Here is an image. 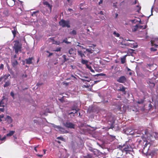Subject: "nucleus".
<instances>
[{
	"label": "nucleus",
	"instance_id": "obj_50",
	"mask_svg": "<svg viewBox=\"0 0 158 158\" xmlns=\"http://www.w3.org/2000/svg\"><path fill=\"white\" fill-rule=\"evenodd\" d=\"M63 84L64 85H65L66 86H67L69 85V82H63Z\"/></svg>",
	"mask_w": 158,
	"mask_h": 158
},
{
	"label": "nucleus",
	"instance_id": "obj_33",
	"mask_svg": "<svg viewBox=\"0 0 158 158\" xmlns=\"http://www.w3.org/2000/svg\"><path fill=\"white\" fill-rule=\"evenodd\" d=\"M66 56L65 55H63V56H62V57L64 59V62H65L66 61H67V60H68L69 59H67L66 58Z\"/></svg>",
	"mask_w": 158,
	"mask_h": 158
},
{
	"label": "nucleus",
	"instance_id": "obj_11",
	"mask_svg": "<svg viewBox=\"0 0 158 158\" xmlns=\"http://www.w3.org/2000/svg\"><path fill=\"white\" fill-rule=\"evenodd\" d=\"M127 81L126 78L124 76H122L119 77L117 80V81L119 82L124 83Z\"/></svg>",
	"mask_w": 158,
	"mask_h": 158
},
{
	"label": "nucleus",
	"instance_id": "obj_45",
	"mask_svg": "<svg viewBox=\"0 0 158 158\" xmlns=\"http://www.w3.org/2000/svg\"><path fill=\"white\" fill-rule=\"evenodd\" d=\"M86 67L87 68H88L89 70H90V69H91L92 67L91 66L88 64L86 65Z\"/></svg>",
	"mask_w": 158,
	"mask_h": 158
},
{
	"label": "nucleus",
	"instance_id": "obj_52",
	"mask_svg": "<svg viewBox=\"0 0 158 158\" xmlns=\"http://www.w3.org/2000/svg\"><path fill=\"white\" fill-rule=\"evenodd\" d=\"M134 51L133 49H129V51L131 53H132L133 52V51Z\"/></svg>",
	"mask_w": 158,
	"mask_h": 158
},
{
	"label": "nucleus",
	"instance_id": "obj_21",
	"mask_svg": "<svg viewBox=\"0 0 158 158\" xmlns=\"http://www.w3.org/2000/svg\"><path fill=\"white\" fill-rule=\"evenodd\" d=\"M89 150L91 152H93L94 153L95 155H97L96 154V152H98V150H96L95 149H93L92 148H90L89 149Z\"/></svg>",
	"mask_w": 158,
	"mask_h": 158
},
{
	"label": "nucleus",
	"instance_id": "obj_53",
	"mask_svg": "<svg viewBox=\"0 0 158 158\" xmlns=\"http://www.w3.org/2000/svg\"><path fill=\"white\" fill-rule=\"evenodd\" d=\"M43 84V83H38L36 85L38 86H40Z\"/></svg>",
	"mask_w": 158,
	"mask_h": 158
},
{
	"label": "nucleus",
	"instance_id": "obj_14",
	"mask_svg": "<svg viewBox=\"0 0 158 158\" xmlns=\"http://www.w3.org/2000/svg\"><path fill=\"white\" fill-rule=\"evenodd\" d=\"M147 68L149 69L150 71H153L156 68L154 66L153 64H147L146 65Z\"/></svg>",
	"mask_w": 158,
	"mask_h": 158
},
{
	"label": "nucleus",
	"instance_id": "obj_2",
	"mask_svg": "<svg viewBox=\"0 0 158 158\" xmlns=\"http://www.w3.org/2000/svg\"><path fill=\"white\" fill-rule=\"evenodd\" d=\"M15 44L13 46V48L15 50V52L18 54L19 51H21L22 44L18 40H15Z\"/></svg>",
	"mask_w": 158,
	"mask_h": 158
},
{
	"label": "nucleus",
	"instance_id": "obj_3",
	"mask_svg": "<svg viewBox=\"0 0 158 158\" xmlns=\"http://www.w3.org/2000/svg\"><path fill=\"white\" fill-rule=\"evenodd\" d=\"M115 119L114 117L112 116H110L108 118V122L109 125H110V127L109 129H113L115 125H114V123L115 122Z\"/></svg>",
	"mask_w": 158,
	"mask_h": 158
},
{
	"label": "nucleus",
	"instance_id": "obj_20",
	"mask_svg": "<svg viewBox=\"0 0 158 158\" xmlns=\"http://www.w3.org/2000/svg\"><path fill=\"white\" fill-rule=\"evenodd\" d=\"M122 87H120L119 89H118V91H121L123 92L124 94H126V91H125V87L123 86V85H122Z\"/></svg>",
	"mask_w": 158,
	"mask_h": 158
},
{
	"label": "nucleus",
	"instance_id": "obj_55",
	"mask_svg": "<svg viewBox=\"0 0 158 158\" xmlns=\"http://www.w3.org/2000/svg\"><path fill=\"white\" fill-rule=\"evenodd\" d=\"M6 139V136H4L2 138H1V140L3 141Z\"/></svg>",
	"mask_w": 158,
	"mask_h": 158
},
{
	"label": "nucleus",
	"instance_id": "obj_5",
	"mask_svg": "<svg viewBox=\"0 0 158 158\" xmlns=\"http://www.w3.org/2000/svg\"><path fill=\"white\" fill-rule=\"evenodd\" d=\"M63 125L64 126L68 128H70L71 129L75 128V124L74 123L68 121H67L65 123H64Z\"/></svg>",
	"mask_w": 158,
	"mask_h": 158
},
{
	"label": "nucleus",
	"instance_id": "obj_24",
	"mask_svg": "<svg viewBox=\"0 0 158 158\" xmlns=\"http://www.w3.org/2000/svg\"><path fill=\"white\" fill-rule=\"evenodd\" d=\"M77 52L78 55L80 56L81 58H82L83 56H85V55L83 53L82 51H78Z\"/></svg>",
	"mask_w": 158,
	"mask_h": 158
},
{
	"label": "nucleus",
	"instance_id": "obj_30",
	"mask_svg": "<svg viewBox=\"0 0 158 158\" xmlns=\"http://www.w3.org/2000/svg\"><path fill=\"white\" fill-rule=\"evenodd\" d=\"M69 34L71 35H76L77 34V32L75 30H73L72 31L69 32Z\"/></svg>",
	"mask_w": 158,
	"mask_h": 158
},
{
	"label": "nucleus",
	"instance_id": "obj_51",
	"mask_svg": "<svg viewBox=\"0 0 158 158\" xmlns=\"http://www.w3.org/2000/svg\"><path fill=\"white\" fill-rule=\"evenodd\" d=\"M143 100L141 101H138L137 102V103L139 104H142L143 103Z\"/></svg>",
	"mask_w": 158,
	"mask_h": 158
},
{
	"label": "nucleus",
	"instance_id": "obj_64",
	"mask_svg": "<svg viewBox=\"0 0 158 158\" xmlns=\"http://www.w3.org/2000/svg\"><path fill=\"white\" fill-rule=\"evenodd\" d=\"M74 111H73V112H71L70 113H69V114H73V115H74Z\"/></svg>",
	"mask_w": 158,
	"mask_h": 158
},
{
	"label": "nucleus",
	"instance_id": "obj_48",
	"mask_svg": "<svg viewBox=\"0 0 158 158\" xmlns=\"http://www.w3.org/2000/svg\"><path fill=\"white\" fill-rule=\"evenodd\" d=\"M60 51H61V48H58L55 50V51L56 52H60Z\"/></svg>",
	"mask_w": 158,
	"mask_h": 158
},
{
	"label": "nucleus",
	"instance_id": "obj_42",
	"mask_svg": "<svg viewBox=\"0 0 158 158\" xmlns=\"http://www.w3.org/2000/svg\"><path fill=\"white\" fill-rule=\"evenodd\" d=\"M68 39L67 38L65 39L63 41V42H64L65 43L67 44H69V42L67 41Z\"/></svg>",
	"mask_w": 158,
	"mask_h": 158
},
{
	"label": "nucleus",
	"instance_id": "obj_13",
	"mask_svg": "<svg viewBox=\"0 0 158 158\" xmlns=\"http://www.w3.org/2000/svg\"><path fill=\"white\" fill-rule=\"evenodd\" d=\"M43 5L46 6V7L49 8L50 13L52 11V6L48 2L44 1L43 2Z\"/></svg>",
	"mask_w": 158,
	"mask_h": 158
},
{
	"label": "nucleus",
	"instance_id": "obj_44",
	"mask_svg": "<svg viewBox=\"0 0 158 158\" xmlns=\"http://www.w3.org/2000/svg\"><path fill=\"white\" fill-rule=\"evenodd\" d=\"M118 110L121 111H122V112H121V113H123V112H125V111H122L121 110V107H120V106H119V107H118Z\"/></svg>",
	"mask_w": 158,
	"mask_h": 158
},
{
	"label": "nucleus",
	"instance_id": "obj_18",
	"mask_svg": "<svg viewBox=\"0 0 158 158\" xmlns=\"http://www.w3.org/2000/svg\"><path fill=\"white\" fill-rule=\"evenodd\" d=\"M53 127L54 128L59 130L60 131L63 132H64V129L63 127L59 126H56V125H54V126Z\"/></svg>",
	"mask_w": 158,
	"mask_h": 158
},
{
	"label": "nucleus",
	"instance_id": "obj_9",
	"mask_svg": "<svg viewBox=\"0 0 158 158\" xmlns=\"http://www.w3.org/2000/svg\"><path fill=\"white\" fill-rule=\"evenodd\" d=\"M155 79L154 78L149 79L148 80L147 83L150 87H154L155 85Z\"/></svg>",
	"mask_w": 158,
	"mask_h": 158
},
{
	"label": "nucleus",
	"instance_id": "obj_16",
	"mask_svg": "<svg viewBox=\"0 0 158 158\" xmlns=\"http://www.w3.org/2000/svg\"><path fill=\"white\" fill-rule=\"evenodd\" d=\"M81 80L82 81L84 82L85 83L86 85H84V86L86 88H89L90 86V85L89 84H86V82H89L90 81V79H89L88 80H85L83 79H81Z\"/></svg>",
	"mask_w": 158,
	"mask_h": 158
},
{
	"label": "nucleus",
	"instance_id": "obj_15",
	"mask_svg": "<svg viewBox=\"0 0 158 158\" xmlns=\"http://www.w3.org/2000/svg\"><path fill=\"white\" fill-rule=\"evenodd\" d=\"M69 53L73 56L76 55V49L72 48H71L69 51Z\"/></svg>",
	"mask_w": 158,
	"mask_h": 158
},
{
	"label": "nucleus",
	"instance_id": "obj_39",
	"mask_svg": "<svg viewBox=\"0 0 158 158\" xmlns=\"http://www.w3.org/2000/svg\"><path fill=\"white\" fill-rule=\"evenodd\" d=\"M78 110H79V109H78L77 110H75L74 111V115H73V116H77L78 115Z\"/></svg>",
	"mask_w": 158,
	"mask_h": 158
},
{
	"label": "nucleus",
	"instance_id": "obj_63",
	"mask_svg": "<svg viewBox=\"0 0 158 158\" xmlns=\"http://www.w3.org/2000/svg\"><path fill=\"white\" fill-rule=\"evenodd\" d=\"M90 71L91 72H92V73H94V71L92 69V68H91V69H90Z\"/></svg>",
	"mask_w": 158,
	"mask_h": 158
},
{
	"label": "nucleus",
	"instance_id": "obj_40",
	"mask_svg": "<svg viewBox=\"0 0 158 158\" xmlns=\"http://www.w3.org/2000/svg\"><path fill=\"white\" fill-rule=\"evenodd\" d=\"M57 139H60L61 140H62V141H64V139L62 137H61V136H59V137H58Z\"/></svg>",
	"mask_w": 158,
	"mask_h": 158
},
{
	"label": "nucleus",
	"instance_id": "obj_34",
	"mask_svg": "<svg viewBox=\"0 0 158 158\" xmlns=\"http://www.w3.org/2000/svg\"><path fill=\"white\" fill-rule=\"evenodd\" d=\"M86 51L91 54L93 53V50L91 49L87 48L86 49Z\"/></svg>",
	"mask_w": 158,
	"mask_h": 158
},
{
	"label": "nucleus",
	"instance_id": "obj_25",
	"mask_svg": "<svg viewBox=\"0 0 158 158\" xmlns=\"http://www.w3.org/2000/svg\"><path fill=\"white\" fill-rule=\"evenodd\" d=\"M94 112V108L92 107H89L88 110V112L90 113H91L93 112Z\"/></svg>",
	"mask_w": 158,
	"mask_h": 158
},
{
	"label": "nucleus",
	"instance_id": "obj_32",
	"mask_svg": "<svg viewBox=\"0 0 158 158\" xmlns=\"http://www.w3.org/2000/svg\"><path fill=\"white\" fill-rule=\"evenodd\" d=\"M126 58L125 56L121 58V62L123 64H124L125 62Z\"/></svg>",
	"mask_w": 158,
	"mask_h": 158
},
{
	"label": "nucleus",
	"instance_id": "obj_56",
	"mask_svg": "<svg viewBox=\"0 0 158 158\" xmlns=\"http://www.w3.org/2000/svg\"><path fill=\"white\" fill-rule=\"evenodd\" d=\"M103 2L102 0H100V1L99 2H98V4L99 5H100L101 4H102Z\"/></svg>",
	"mask_w": 158,
	"mask_h": 158
},
{
	"label": "nucleus",
	"instance_id": "obj_57",
	"mask_svg": "<svg viewBox=\"0 0 158 158\" xmlns=\"http://www.w3.org/2000/svg\"><path fill=\"white\" fill-rule=\"evenodd\" d=\"M22 77L23 78H26V77H27V75L26 74H23V76H22Z\"/></svg>",
	"mask_w": 158,
	"mask_h": 158
},
{
	"label": "nucleus",
	"instance_id": "obj_60",
	"mask_svg": "<svg viewBox=\"0 0 158 158\" xmlns=\"http://www.w3.org/2000/svg\"><path fill=\"white\" fill-rule=\"evenodd\" d=\"M116 125H117V128L116 129V130H118L119 128H120V127H119L118 126V125L117 124H116Z\"/></svg>",
	"mask_w": 158,
	"mask_h": 158
},
{
	"label": "nucleus",
	"instance_id": "obj_8",
	"mask_svg": "<svg viewBox=\"0 0 158 158\" xmlns=\"http://www.w3.org/2000/svg\"><path fill=\"white\" fill-rule=\"evenodd\" d=\"M8 101V98L5 96H3L2 99L0 101V107H4L5 103H6Z\"/></svg>",
	"mask_w": 158,
	"mask_h": 158
},
{
	"label": "nucleus",
	"instance_id": "obj_49",
	"mask_svg": "<svg viewBox=\"0 0 158 158\" xmlns=\"http://www.w3.org/2000/svg\"><path fill=\"white\" fill-rule=\"evenodd\" d=\"M39 12V11H34V12L32 14V16H34V15H35V14L36 13H38Z\"/></svg>",
	"mask_w": 158,
	"mask_h": 158
},
{
	"label": "nucleus",
	"instance_id": "obj_28",
	"mask_svg": "<svg viewBox=\"0 0 158 158\" xmlns=\"http://www.w3.org/2000/svg\"><path fill=\"white\" fill-rule=\"evenodd\" d=\"M95 76L99 77V76H106V74H105L101 73H98L95 75H94Z\"/></svg>",
	"mask_w": 158,
	"mask_h": 158
},
{
	"label": "nucleus",
	"instance_id": "obj_61",
	"mask_svg": "<svg viewBox=\"0 0 158 158\" xmlns=\"http://www.w3.org/2000/svg\"><path fill=\"white\" fill-rule=\"evenodd\" d=\"M137 3V0H135V1L133 2L132 4L135 5Z\"/></svg>",
	"mask_w": 158,
	"mask_h": 158
},
{
	"label": "nucleus",
	"instance_id": "obj_19",
	"mask_svg": "<svg viewBox=\"0 0 158 158\" xmlns=\"http://www.w3.org/2000/svg\"><path fill=\"white\" fill-rule=\"evenodd\" d=\"M33 59V58L32 57H29L28 59H26L25 60L26 61V63L27 64H31L32 63V60Z\"/></svg>",
	"mask_w": 158,
	"mask_h": 158
},
{
	"label": "nucleus",
	"instance_id": "obj_26",
	"mask_svg": "<svg viewBox=\"0 0 158 158\" xmlns=\"http://www.w3.org/2000/svg\"><path fill=\"white\" fill-rule=\"evenodd\" d=\"M88 61L87 60H85L83 59H81V63L83 64H85L86 65H87L88 64H88Z\"/></svg>",
	"mask_w": 158,
	"mask_h": 158
},
{
	"label": "nucleus",
	"instance_id": "obj_58",
	"mask_svg": "<svg viewBox=\"0 0 158 158\" xmlns=\"http://www.w3.org/2000/svg\"><path fill=\"white\" fill-rule=\"evenodd\" d=\"M3 79V77H2V76L0 77V82L2 81V80Z\"/></svg>",
	"mask_w": 158,
	"mask_h": 158
},
{
	"label": "nucleus",
	"instance_id": "obj_47",
	"mask_svg": "<svg viewBox=\"0 0 158 158\" xmlns=\"http://www.w3.org/2000/svg\"><path fill=\"white\" fill-rule=\"evenodd\" d=\"M148 129H146L145 130V134L146 135H148Z\"/></svg>",
	"mask_w": 158,
	"mask_h": 158
},
{
	"label": "nucleus",
	"instance_id": "obj_46",
	"mask_svg": "<svg viewBox=\"0 0 158 158\" xmlns=\"http://www.w3.org/2000/svg\"><path fill=\"white\" fill-rule=\"evenodd\" d=\"M4 68V65L3 64H1L0 65V69H3Z\"/></svg>",
	"mask_w": 158,
	"mask_h": 158
},
{
	"label": "nucleus",
	"instance_id": "obj_12",
	"mask_svg": "<svg viewBox=\"0 0 158 158\" xmlns=\"http://www.w3.org/2000/svg\"><path fill=\"white\" fill-rule=\"evenodd\" d=\"M6 3L7 5L10 7H12L15 4V0H6Z\"/></svg>",
	"mask_w": 158,
	"mask_h": 158
},
{
	"label": "nucleus",
	"instance_id": "obj_41",
	"mask_svg": "<svg viewBox=\"0 0 158 158\" xmlns=\"http://www.w3.org/2000/svg\"><path fill=\"white\" fill-rule=\"evenodd\" d=\"M10 95L12 97L13 99H14L15 94L13 92H11L10 93Z\"/></svg>",
	"mask_w": 158,
	"mask_h": 158
},
{
	"label": "nucleus",
	"instance_id": "obj_1",
	"mask_svg": "<svg viewBox=\"0 0 158 158\" xmlns=\"http://www.w3.org/2000/svg\"><path fill=\"white\" fill-rule=\"evenodd\" d=\"M118 148L121 150L123 152H125L126 154L129 153L131 152L132 149L130 145H128L127 144H124L123 145H119L118 146Z\"/></svg>",
	"mask_w": 158,
	"mask_h": 158
},
{
	"label": "nucleus",
	"instance_id": "obj_22",
	"mask_svg": "<svg viewBox=\"0 0 158 158\" xmlns=\"http://www.w3.org/2000/svg\"><path fill=\"white\" fill-rule=\"evenodd\" d=\"M10 82L9 81H7L5 82V83L3 85L4 88H6L9 86L10 85Z\"/></svg>",
	"mask_w": 158,
	"mask_h": 158
},
{
	"label": "nucleus",
	"instance_id": "obj_35",
	"mask_svg": "<svg viewBox=\"0 0 158 158\" xmlns=\"http://www.w3.org/2000/svg\"><path fill=\"white\" fill-rule=\"evenodd\" d=\"M113 34L115 35V36L117 37H118L120 36V35L118 33H117L115 31L114 32Z\"/></svg>",
	"mask_w": 158,
	"mask_h": 158
},
{
	"label": "nucleus",
	"instance_id": "obj_62",
	"mask_svg": "<svg viewBox=\"0 0 158 158\" xmlns=\"http://www.w3.org/2000/svg\"><path fill=\"white\" fill-rule=\"evenodd\" d=\"M98 14H100L101 15H103V12L102 11H100L99 13H98Z\"/></svg>",
	"mask_w": 158,
	"mask_h": 158
},
{
	"label": "nucleus",
	"instance_id": "obj_43",
	"mask_svg": "<svg viewBox=\"0 0 158 158\" xmlns=\"http://www.w3.org/2000/svg\"><path fill=\"white\" fill-rule=\"evenodd\" d=\"M46 52L49 53V55L48 56V57H49L50 56H52L53 55V53H50L49 51H46Z\"/></svg>",
	"mask_w": 158,
	"mask_h": 158
},
{
	"label": "nucleus",
	"instance_id": "obj_4",
	"mask_svg": "<svg viewBox=\"0 0 158 158\" xmlns=\"http://www.w3.org/2000/svg\"><path fill=\"white\" fill-rule=\"evenodd\" d=\"M59 24L63 27H67L68 28H70V27L69 20L65 21L62 19L59 22Z\"/></svg>",
	"mask_w": 158,
	"mask_h": 158
},
{
	"label": "nucleus",
	"instance_id": "obj_36",
	"mask_svg": "<svg viewBox=\"0 0 158 158\" xmlns=\"http://www.w3.org/2000/svg\"><path fill=\"white\" fill-rule=\"evenodd\" d=\"M136 7L138 8L137 10V12H138V13H139L140 11V10L141 7L139 5H137L136 6Z\"/></svg>",
	"mask_w": 158,
	"mask_h": 158
},
{
	"label": "nucleus",
	"instance_id": "obj_59",
	"mask_svg": "<svg viewBox=\"0 0 158 158\" xmlns=\"http://www.w3.org/2000/svg\"><path fill=\"white\" fill-rule=\"evenodd\" d=\"M3 79V77H2V76L0 77V82L2 81V80Z\"/></svg>",
	"mask_w": 158,
	"mask_h": 158
},
{
	"label": "nucleus",
	"instance_id": "obj_7",
	"mask_svg": "<svg viewBox=\"0 0 158 158\" xmlns=\"http://www.w3.org/2000/svg\"><path fill=\"white\" fill-rule=\"evenodd\" d=\"M4 121H6V123L7 125L12 123L13 120L11 117L9 115H6L4 118Z\"/></svg>",
	"mask_w": 158,
	"mask_h": 158
},
{
	"label": "nucleus",
	"instance_id": "obj_6",
	"mask_svg": "<svg viewBox=\"0 0 158 158\" xmlns=\"http://www.w3.org/2000/svg\"><path fill=\"white\" fill-rule=\"evenodd\" d=\"M157 150H152L150 152H147L146 153V155L147 156H151L152 157L156 155L157 154Z\"/></svg>",
	"mask_w": 158,
	"mask_h": 158
},
{
	"label": "nucleus",
	"instance_id": "obj_23",
	"mask_svg": "<svg viewBox=\"0 0 158 158\" xmlns=\"http://www.w3.org/2000/svg\"><path fill=\"white\" fill-rule=\"evenodd\" d=\"M15 133V131H10L9 132L6 134V136L7 137L11 136H12Z\"/></svg>",
	"mask_w": 158,
	"mask_h": 158
},
{
	"label": "nucleus",
	"instance_id": "obj_29",
	"mask_svg": "<svg viewBox=\"0 0 158 158\" xmlns=\"http://www.w3.org/2000/svg\"><path fill=\"white\" fill-rule=\"evenodd\" d=\"M12 32L13 33L14 37H15L16 34V30L15 29V27L14 28V30L12 31Z\"/></svg>",
	"mask_w": 158,
	"mask_h": 158
},
{
	"label": "nucleus",
	"instance_id": "obj_38",
	"mask_svg": "<svg viewBox=\"0 0 158 158\" xmlns=\"http://www.w3.org/2000/svg\"><path fill=\"white\" fill-rule=\"evenodd\" d=\"M78 109L77 108V107L75 106H72L71 108L72 110H73V111H75Z\"/></svg>",
	"mask_w": 158,
	"mask_h": 158
},
{
	"label": "nucleus",
	"instance_id": "obj_10",
	"mask_svg": "<svg viewBox=\"0 0 158 158\" xmlns=\"http://www.w3.org/2000/svg\"><path fill=\"white\" fill-rule=\"evenodd\" d=\"M155 41L153 40H151V41L152 46H154L156 48L152 47L151 48V51H157V49L156 48L158 46V45L156 44H155Z\"/></svg>",
	"mask_w": 158,
	"mask_h": 158
},
{
	"label": "nucleus",
	"instance_id": "obj_17",
	"mask_svg": "<svg viewBox=\"0 0 158 158\" xmlns=\"http://www.w3.org/2000/svg\"><path fill=\"white\" fill-rule=\"evenodd\" d=\"M18 62L17 60L15 59L12 60L11 61V64L13 67H15L18 64Z\"/></svg>",
	"mask_w": 158,
	"mask_h": 158
},
{
	"label": "nucleus",
	"instance_id": "obj_31",
	"mask_svg": "<svg viewBox=\"0 0 158 158\" xmlns=\"http://www.w3.org/2000/svg\"><path fill=\"white\" fill-rule=\"evenodd\" d=\"M2 76V77H3V79H4L5 80H6L10 76V74H8V75H4Z\"/></svg>",
	"mask_w": 158,
	"mask_h": 158
},
{
	"label": "nucleus",
	"instance_id": "obj_37",
	"mask_svg": "<svg viewBox=\"0 0 158 158\" xmlns=\"http://www.w3.org/2000/svg\"><path fill=\"white\" fill-rule=\"evenodd\" d=\"M147 27V26L146 25H145L144 27H143V26L140 25L139 26V28L141 29H144L146 28Z\"/></svg>",
	"mask_w": 158,
	"mask_h": 158
},
{
	"label": "nucleus",
	"instance_id": "obj_54",
	"mask_svg": "<svg viewBox=\"0 0 158 158\" xmlns=\"http://www.w3.org/2000/svg\"><path fill=\"white\" fill-rule=\"evenodd\" d=\"M137 27H138L137 25H136L135 26V27L134 29L133 30L134 31H136Z\"/></svg>",
	"mask_w": 158,
	"mask_h": 158
},
{
	"label": "nucleus",
	"instance_id": "obj_27",
	"mask_svg": "<svg viewBox=\"0 0 158 158\" xmlns=\"http://www.w3.org/2000/svg\"><path fill=\"white\" fill-rule=\"evenodd\" d=\"M84 158H93L92 155L90 154H88L87 155L84 156Z\"/></svg>",
	"mask_w": 158,
	"mask_h": 158
}]
</instances>
